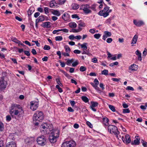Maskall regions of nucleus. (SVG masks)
Returning <instances> with one entry per match:
<instances>
[{
  "label": "nucleus",
  "instance_id": "1",
  "mask_svg": "<svg viewBox=\"0 0 147 147\" xmlns=\"http://www.w3.org/2000/svg\"><path fill=\"white\" fill-rule=\"evenodd\" d=\"M44 115L42 112L36 111L33 117L34 124L35 125H38L40 122L44 119Z\"/></svg>",
  "mask_w": 147,
  "mask_h": 147
},
{
  "label": "nucleus",
  "instance_id": "2",
  "mask_svg": "<svg viewBox=\"0 0 147 147\" xmlns=\"http://www.w3.org/2000/svg\"><path fill=\"white\" fill-rule=\"evenodd\" d=\"M40 131L45 134H49L53 129L52 125L46 123H43L40 126Z\"/></svg>",
  "mask_w": 147,
  "mask_h": 147
},
{
  "label": "nucleus",
  "instance_id": "3",
  "mask_svg": "<svg viewBox=\"0 0 147 147\" xmlns=\"http://www.w3.org/2000/svg\"><path fill=\"white\" fill-rule=\"evenodd\" d=\"M59 137V131L56 130H53L49 135V140L51 143H54L57 141V138Z\"/></svg>",
  "mask_w": 147,
  "mask_h": 147
},
{
  "label": "nucleus",
  "instance_id": "4",
  "mask_svg": "<svg viewBox=\"0 0 147 147\" xmlns=\"http://www.w3.org/2000/svg\"><path fill=\"white\" fill-rule=\"evenodd\" d=\"M109 132L111 134H114L118 138V135L119 132L118 131L117 128L114 125H110L108 127Z\"/></svg>",
  "mask_w": 147,
  "mask_h": 147
},
{
  "label": "nucleus",
  "instance_id": "5",
  "mask_svg": "<svg viewBox=\"0 0 147 147\" xmlns=\"http://www.w3.org/2000/svg\"><path fill=\"white\" fill-rule=\"evenodd\" d=\"M46 138L43 136H40L38 137L36 141L38 144L43 146L47 143Z\"/></svg>",
  "mask_w": 147,
  "mask_h": 147
},
{
  "label": "nucleus",
  "instance_id": "6",
  "mask_svg": "<svg viewBox=\"0 0 147 147\" xmlns=\"http://www.w3.org/2000/svg\"><path fill=\"white\" fill-rule=\"evenodd\" d=\"M76 145L75 142L73 140L66 141L62 144L61 147H75Z\"/></svg>",
  "mask_w": 147,
  "mask_h": 147
},
{
  "label": "nucleus",
  "instance_id": "7",
  "mask_svg": "<svg viewBox=\"0 0 147 147\" xmlns=\"http://www.w3.org/2000/svg\"><path fill=\"white\" fill-rule=\"evenodd\" d=\"M90 7L88 5H83L80 6V9L83 10L85 13L88 14L91 12V10L89 9Z\"/></svg>",
  "mask_w": 147,
  "mask_h": 147
},
{
  "label": "nucleus",
  "instance_id": "8",
  "mask_svg": "<svg viewBox=\"0 0 147 147\" xmlns=\"http://www.w3.org/2000/svg\"><path fill=\"white\" fill-rule=\"evenodd\" d=\"M21 108L20 106L16 104H12L11 106V109L9 111L10 114L11 115L12 117H13V116L12 114L14 113V110L17 109H20Z\"/></svg>",
  "mask_w": 147,
  "mask_h": 147
},
{
  "label": "nucleus",
  "instance_id": "9",
  "mask_svg": "<svg viewBox=\"0 0 147 147\" xmlns=\"http://www.w3.org/2000/svg\"><path fill=\"white\" fill-rule=\"evenodd\" d=\"M38 101H32L30 102V109L33 111L35 110L38 108Z\"/></svg>",
  "mask_w": 147,
  "mask_h": 147
},
{
  "label": "nucleus",
  "instance_id": "10",
  "mask_svg": "<svg viewBox=\"0 0 147 147\" xmlns=\"http://www.w3.org/2000/svg\"><path fill=\"white\" fill-rule=\"evenodd\" d=\"M122 139L123 142L127 144L131 142V139L129 135L127 134L125 135V138L122 137Z\"/></svg>",
  "mask_w": 147,
  "mask_h": 147
},
{
  "label": "nucleus",
  "instance_id": "11",
  "mask_svg": "<svg viewBox=\"0 0 147 147\" xmlns=\"http://www.w3.org/2000/svg\"><path fill=\"white\" fill-rule=\"evenodd\" d=\"M91 105L90 107L92 110L93 111L95 112L96 111V109L94 108V107L98 106V103L96 102L91 101Z\"/></svg>",
  "mask_w": 147,
  "mask_h": 147
},
{
  "label": "nucleus",
  "instance_id": "12",
  "mask_svg": "<svg viewBox=\"0 0 147 147\" xmlns=\"http://www.w3.org/2000/svg\"><path fill=\"white\" fill-rule=\"evenodd\" d=\"M112 11V9H109L107 12H104V13H101L102 11H99L98 13V14L100 16H103L105 18L108 16L109 15V13Z\"/></svg>",
  "mask_w": 147,
  "mask_h": 147
},
{
  "label": "nucleus",
  "instance_id": "13",
  "mask_svg": "<svg viewBox=\"0 0 147 147\" xmlns=\"http://www.w3.org/2000/svg\"><path fill=\"white\" fill-rule=\"evenodd\" d=\"M6 88V84L3 81V79L0 80V90H3Z\"/></svg>",
  "mask_w": 147,
  "mask_h": 147
},
{
  "label": "nucleus",
  "instance_id": "14",
  "mask_svg": "<svg viewBox=\"0 0 147 147\" xmlns=\"http://www.w3.org/2000/svg\"><path fill=\"white\" fill-rule=\"evenodd\" d=\"M69 15L67 13H64L62 16L63 19L65 21L68 20L69 19Z\"/></svg>",
  "mask_w": 147,
  "mask_h": 147
},
{
  "label": "nucleus",
  "instance_id": "15",
  "mask_svg": "<svg viewBox=\"0 0 147 147\" xmlns=\"http://www.w3.org/2000/svg\"><path fill=\"white\" fill-rule=\"evenodd\" d=\"M6 147H16V144L15 142H11L7 144Z\"/></svg>",
  "mask_w": 147,
  "mask_h": 147
},
{
  "label": "nucleus",
  "instance_id": "16",
  "mask_svg": "<svg viewBox=\"0 0 147 147\" xmlns=\"http://www.w3.org/2000/svg\"><path fill=\"white\" fill-rule=\"evenodd\" d=\"M103 123L105 127L109 125V119L106 117H103L102 119Z\"/></svg>",
  "mask_w": 147,
  "mask_h": 147
},
{
  "label": "nucleus",
  "instance_id": "17",
  "mask_svg": "<svg viewBox=\"0 0 147 147\" xmlns=\"http://www.w3.org/2000/svg\"><path fill=\"white\" fill-rule=\"evenodd\" d=\"M138 66L136 65V64H133L130 65L129 68V69L131 70V71H136L138 69Z\"/></svg>",
  "mask_w": 147,
  "mask_h": 147
},
{
  "label": "nucleus",
  "instance_id": "18",
  "mask_svg": "<svg viewBox=\"0 0 147 147\" xmlns=\"http://www.w3.org/2000/svg\"><path fill=\"white\" fill-rule=\"evenodd\" d=\"M138 36L137 35H135L133 37L132 40L131 44H135L136 43L138 40Z\"/></svg>",
  "mask_w": 147,
  "mask_h": 147
},
{
  "label": "nucleus",
  "instance_id": "19",
  "mask_svg": "<svg viewBox=\"0 0 147 147\" xmlns=\"http://www.w3.org/2000/svg\"><path fill=\"white\" fill-rule=\"evenodd\" d=\"M51 12L53 15H56L58 16H59L61 15L59 11L57 10L53 9Z\"/></svg>",
  "mask_w": 147,
  "mask_h": 147
},
{
  "label": "nucleus",
  "instance_id": "20",
  "mask_svg": "<svg viewBox=\"0 0 147 147\" xmlns=\"http://www.w3.org/2000/svg\"><path fill=\"white\" fill-rule=\"evenodd\" d=\"M51 24V23L50 22H46L43 23L42 26L43 27L50 28Z\"/></svg>",
  "mask_w": 147,
  "mask_h": 147
},
{
  "label": "nucleus",
  "instance_id": "21",
  "mask_svg": "<svg viewBox=\"0 0 147 147\" xmlns=\"http://www.w3.org/2000/svg\"><path fill=\"white\" fill-rule=\"evenodd\" d=\"M71 7L73 9L76 10L78 9L79 7V5L76 3H73L71 5Z\"/></svg>",
  "mask_w": 147,
  "mask_h": 147
},
{
  "label": "nucleus",
  "instance_id": "22",
  "mask_svg": "<svg viewBox=\"0 0 147 147\" xmlns=\"http://www.w3.org/2000/svg\"><path fill=\"white\" fill-rule=\"evenodd\" d=\"M69 26L71 28H74L77 26L76 24L74 22H71L69 24Z\"/></svg>",
  "mask_w": 147,
  "mask_h": 147
},
{
  "label": "nucleus",
  "instance_id": "23",
  "mask_svg": "<svg viewBox=\"0 0 147 147\" xmlns=\"http://www.w3.org/2000/svg\"><path fill=\"white\" fill-rule=\"evenodd\" d=\"M45 20V18L43 16H39L38 18L36 19V21H37V22H42L44 21Z\"/></svg>",
  "mask_w": 147,
  "mask_h": 147
},
{
  "label": "nucleus",
  "instance_id": "24",
  "mask_svg": "<svg viewBox=\"0 0 147 147\" xmlns=\"http://www.w3.org/2000/svg\"><path fill=\"white\" fill-rule=\"evenodd\" d=\"M140 143V140L137 139L134 140V142H131V144L132 145H139Z\"/></svg>",
  "mask_w": 147,
  "mask_h": 147
},
{
  "label": "nucleus",
  "instance_id": "25",
  "mask_svg": "<svg viewBox=\"0 0 147 147\" xmlns=\"http://www.w3.org/2000/svg\"><path fill=\"white\" fill-rule=\"evenodd\" d=\"M81 99L84 102H87L89 101L88 98L86 96H82L81 97Z\"/></svg>",
  "mask_w": 147,
  "mask_h": 147
},
{
  "label": "nucleus",
  "instance_id": "26",
  "mask_svg": "<svg viewBox=\"0 0 147 147\" xmlns=\"http://www.w3.org/2000/svg\"><path fill=\"white\" fill-rule=\"evenodd\" d=\"M56 4L55 1L54 0L51 1L50 3V7L52 8L55 6V4Z\"/></svg>",
  "mask_w": 147,
  "mask_h": 147
},
{
  "label": "nucleus",
  "instance_id": "27",
  "mask_svg": "<svg viewBox=\"0 0 147 147\" xmlns=\"http://www.w3.org/2000/svg\"><path fill=\"white\" fill-rule=\"evenodd\" d=\"M87 43H84L83 44L80 45L81 47L84 50H86L87 49V47L86 46Z\"/></svg>",
  "mask_w": 147,
  "mask_h": 147
},
{
  "label": "nucleus",
  "instance_id": "28",
  "mask_svg": "<svg viewBox=\"0 0 147 147\" xmlns=\"http://www.w3.org/2000/svg\"><path fill=\"white\" fill-rule=\"evenodd\" d=\"M109 9V7L108 6H106L104 8V9L100 11H102L101 13H104V12H107Z\"/></svg>",
  "mask_w": 147,
  "mask_h": 147
},
{
  "label": "nucleus",
  "instance_id": "29",
  "mask_svg": "<svg viewBox=\"0 0 147 147\" xmlns=\"http://www.w3.org/2000/svg\"><path fill=\"white\" fill-rule=\"evenodd\" d=\"M4 129V125L2 122L0 121V131H3Z\"/></svg>",
  "mask_w": 147,
  "mask_h": 147
},
{
  "label": "nucleus",
  "instance_id": "30",
  "mask_svg": "<svg viewBox=\"0 0 147 147\" xmlns=\"http://www.w3.org/2000/svg\"><path fill=\"white\" fill-rule=\"evenodd\" d=\"M64 48L65 49L66 52H68L69 53L71 50L70 47H69L68 46L65 45L64 46Z\"/></svg>",
  "mask_w": 147,
  "mask_h": 147
},
{
  "label": "nucleus",
  "instance_id": "31",
  "mask_svg": "<svg viewBox=\"0 0 147 147\" xmlns=\"http://www.w3.org/2000/svg\"><path fill=\"white\" fill-rule=\"evenodd\" d=\"M144 23L142 21H138V23L136 24V26L140 27L142 25H144Z\"/></svg>",
  "mask_w": 147,
  "mask_h": 147
},
{
  "label": "nucleus",
  "instance_id": "32",
  "mask_svg": "<svg viewBox=\"0 0 147 147\" xmlns=\"http://www.w3.org/2000/svg\"><path fill=\"white\" fill-rule=\"evenodd\" d=\"M108 71L106 69H104L101 71V74L104 75L105 76L108 75Z\"/></svg>",
  "mask_w": 147,
  "mask_h": 147
},
{
  "label": "nucleus",
  "instance_id": "33",
  "mask_svg": "<svg viewBox=\"0 0 147 147\" xmlns=\"http://www.w3.org/2000/svg\"><path fill=\"white\" fill-rule=\"evenodd\" d=\"M104 34L107 36V37H110L111 35V32L108 31H105L104 32Z\"/></svg>",
  "mask_w": 147,
  "mask_h": 147
},
{
  "label": "nucleus",
  "instance_id": "34",
  "mask_svg": "<svg viewBox=\"0 0 147 147\" xmlns=\"http://www.w3.org/2000/svg\"><path fill=\"white\" fill-rule=\"evenodd\" d=\"M62 39L63 38L61 36H57L55 37V40L56 41H61Z\"/></svg>",
  "mask_w": 147,
  "mask_h": 147
},
{
  "label": "nucleus",
  "instance_id": "35",
  "mask_svg": "<svg viewBox=\"0 0 147 147\" xmlns=\"http://www.w3.org/2000/svg\"><path fill=\"white\" fill-rule=\"evenodd\" d=\"M109 108L113 112L115 111V110L114 106L112 105H109Z\"/></svg>",
  "mask_w": 147,
  "mask_h": 147
},
{
  "label": "nucleus",
  "instance_id": "36",
  "mask_svg": "<svg viewBox=\"0 0 147 147\" xmlns=\"http://www.w3.org/2000/svg\"><path fill=\"white\" fill-rule=\"evenodd\" d=\"M51 49L50 46L49 45H45L44 46L43 49L45 50H49Z\"/></svg>",
  "mask_w": 147,
  "mask_h": 147
},
{
  "label": "nucleus",
  "instance_id": "37",
  "mask_svg": "<svg viewBox=\"0 0 147 147\" xmlns=\"http://www.w3.org/2000/svg\"><path fill=\"white\" fill-rule=\"evenodd\" d=\"M50 9L48 7H45L44 9V11H45V13L47 14L49 13V10Z\"/></svg>",
  "mask_w": 147,
  "mask_h": 147
},
{
  "label": "nucleus",
  "instance_id": "38",
  "mask_svg": "<svg viewBox=\"0 0 147 147\" xmlns=\"http://www.w3.org/2000/svg\"><path fill=\"white\" fill-rule=\"evenodd\" d=\"M94 36L95 38L97 39H98L101 36V34L99 33L96 34H95Z\"/></svg>",
  "mask_w": 147,
  "mask_h": 147
},
{
  "label": "nucleus",
  "instance_id": "39",
  "mask_svg": "<svg viewBox=\"0 0 147 147\" xmlns=\"http://www.w3.org/2000/svg\"><path fill=\"white\" fill-rule=\"evenodd\" d=\"M86 67L83 66H82L80 67V70L81 71L83 72L85 71L86 70Z\"/></svg>",
  "mask_w": 147,
  "mask_h": 147
},
{
  "label": "nucleus",
  "instance_id": "40",
  "mask_svg": "<svg viewBox=\"0 0 147 147\" xmlns=\"http://www.w3.org/2000/svg\"><path fill=\"white\" fill-rule=\"evenodd\" d=\"M12 41L13 42L18 44L20 42V41L17 40V38H12Z\"/></svg>",
  "mask_w": 147,
  "mask_h": 147
},
{
  "label": "nucleus",
  "instance_id": "41",
  "mask_svg": "<svg viewBox=\"0 0 147 147\" xmlns=\"http://www.w3.org/2000/svg\"><path fill=\"white\" fill-rule=\"evenodd\" d=\"M59 4L60 5L63 4L65 2L66 0H58Z\"/></svg>",
  "mask_w": 147,
  "mask_h": 147
},
{
  "label": "nucleus",
  "instance_id": "42",
  "mask_svg": "<svg viewBox=\"0 0 147 147\" xmlns=\"http://www.w3.org/2000/svg\"><path fill=\"white\" fill-rule=\"evenodd\" d=\"M0 138V147H3L4 146V143L3 140Z\"/></svg>",
  "mask_w": 147,
  "mask_h": 147
},
{
  "label": "nucleus",
  "instance_id": "43",
  "mask_svg": "<svg viewBox=\"0 0 147 147\" xmlns=\"http://www.w3.org/2000/svg\"><path fill=\"white\" fill-rule=\"evenodd\" d=\"M74 61V60L73 59H71L70 60H68L66 62V64L67 65H69V64L72 63Z\"/></svg>",
  "mask_w": 147,
  "mask_h": 147
},
{
  "label": "nucleus",
  "instance_id": "44",
  "mask_svg": "<svg viewBox=\"0 0 147 147\" xmlns=\"http://www.w3.org/2000/svg\"><path fill=\"white\" fill-rule=\"evenodd\" d=\"M113 19V17H110L106 20L107 22L109 24H110V22Z\"/></svg>",
  "mask_w": 147,
  "mask_h": 147
},
{
  "label": "nucleus",
  "instance_id": "45",
  "mask_svg": "<svg viewBox=\"0 0 147 147\" xmlns=\"http://www.w3.org/2000/svg\"><path fill=\"white\" fill-rule=\"evenodd\" d=\"M130 112L129 110L128 109H123V113H129Z\"/></svg>",
  "mask_w": 147,
  "mask_h": 147
},
{
  "label": "nucleus",
  "instance_id": "46",
  "mask_svg": "<svg viewBox=\"0 0 147 147\" xmlns=\"http://www.w3.org/2000/svg\"><path fill=\"white\" fill-rule=\"evenodd\" d=\"M69 53L68 52H62V54L64 56H69Z\"/></svg>",
  "mask_w": 147,
  "mask_h": 147
},
{
  "label": "nucleus",
  "instance_id": "47",
  "mask_svg": "<svg viewBox=\"0 0 147 147\" xmlns=\"http://www.w3.org/2000/svg\"><path fill=\"white\" fill-rule=\"evenodd\" d=\"M71 17L73 18H78V19H80V18L76 14H74L71 16Z\"/></svg>",
  "mask_w": 147,
  "mask_h": 147
},
{
  "label": "nucleus",
  "instance_id": "48",
  "mask_svg": "<svg viewBox=\"0 0 147 147\" xmlns=\"http://www.w3.org/2000/svg\"><path fill=\"white\" fill-rule=\"evenodd\" d=\"M11 117L9 115H7L6 116V120L7 121H9L11 120Z\"/></svg>",
  "mask_w": 147,
  "mask_h": 147
},
{
  "label": "nucleus",
  "instance_id": "49",
  "mask_svg": "<svg viewBox=\"0 0 147 147\" xmlns=\"http://www.w3.org/2000/svg\"><path fill=\"white\" fill-rule=\"evenodd\" d=\"M112 41V39L110 38H108L106 40L107 42L108 43H111Z\"/></svg>",
  "mask_w": 147,
  "mask_h": 147
},
{
  "label": "nucleus",
  "instance_id": "50",
  "mask_svg": "<svg viewBox=\"0 0 147 147\" xmlns=\"http://www.w3.org/2000/svg\"><path fill=\"white\" fill-rule=\"evenodd\" d=\"M126 90H131L132 91H134V88L131 86H128L127 87V88H126Z\"/></svg>",
  "mask_w": 147,
  "mask_h": 147
},
{
  "label": "nucleus",
  "instance_id": "51",
  "mask_svg": "<svg viewBox=\"0 0 147 147\" xmlns=\"http://www.w3.org/2000/svg\"><path fill=\"white\" fill-rule=\"evenodd\" d=\"M135 53L137 55H138V56L141 55V53L138 50H137V51H136Z\"/></svg>",
  "mask_w": 147,
  "mask_h": 147
},
{
  "label": "nucleus",
  "instance_id": "52",
  "mask_svg": "<svg viewBox=\"0 0 147 147\" xmlns=\"http://www.w3.org/2000/svg\"><path fill=\"white\" fill-rule=\"evenodd\" d=\"M78 26H79L81 27H84L85 26V24L84 23L82 22L78 24Z\"/></svg>",
  "mask_w": 147,
  "mask_h": 147
},
{
  "label": "nucleus",
  "instance_id": "53",
  "mask_svg": "<svg viewBox=\"0 0 147 147\" xmlns=\"http://www.w3.org/2000/svg\"><path fill=\"white\" fill-rule=\"evenodd\" d=\"M24 53L27 56H30V53L29 51H24Z\"/></svg>",
  "mask_w": 147,
  "mask_h": 147
},
{
  "label": "nucleus",
  "instance_id": "54",
  "mask_svg": "<svg viewBox=\"0 0 147 147\" xmlns=\"http://www.w3.org/2000/svg\"><path fill=\"white\" fill-rule=\"evenodd\" d=\"M23 42L25 44L28 45L29 46H31V45L30 43L27 40H26L24 41H23Z\"/></svg>",
  "mask_w": 147,
  "mask_h": 147
},
{
  "label": "nucleus",
  "instance_id": "55",
  "mask_svg": "<svg viewBox=\"0 0 147 147\" xmlns=\"http://www.w3.org/2000/svg\"><path fill=\"white\" fill-rule=\"evenodd\" d=\"M94 82L96 84V85L98 86V85L99 81L96 78L95 79H94Z\"/></svg>",
  "mask_w": 147,
  "mask_h": 147
},
{
  "label": "nucleus",
  "instance_id": "56",
  "mask_svg": "<svg viewBox=\"0 0 147 147\" xmlns=\"http://www.w3.org/2000/svg\"><path fill=\"white\" fill-rule=\"evenodd\" d=\"M33 11H32V10L29 9L28 11V16H30L32 13Z\"/></svg>",
  "mask_w": 147,
  "mask_h": 147
},
{
  "label": "nucleus",
  "instance_id": "57",
  "mask_svg": "<svg viewBox=\"0 0 147 147\" xmlns=\"http://www.w3.org/2000/svg\"><path fill=\"white\" fill-rule=\"evenodd\" d=\"M67 110L69 111L70 112H74V110L71 107H68Z\"/></svg>",
  "mask_w": 147,
  "mask_h": 147
},
{
  "label": "nucleus",
  "instance_id": "58",
  "mask_svg": "<svg viewBox=\"0 0 147 147\" xmlns=\"http://www.w3.org/2000/svg\"><path fill=\"white\" fill-rule=\"evenodd\" d=\"M74 52L75 54H80L81 53V51L78 50H75L74 51Z\"/></svg>",
  "mask_w": 147,
  "mask_h": 147
},
{
  "label": "nucleus",
  "instance_id": "59",
  "mask_svg": "<svg viewBox=\"0 0 147 147\" xmlns=\"http://www.w3.org/2000/svg\"><path fill=\"white\" fill-rule=\"evenodd\" d=\"M69 38L71 40H73L75 38V36L73 35H71L69 36Z\"/></svg>",
  "mask_w": 147,
  "mask_h": 147
},
{
  "label": "nucleus",
  "instance_id": "60",
  "mask_svg": "<svg viewBox=\"0 0 147 147\" xmlns=\"http://www.w3.org/2000/svg\"><path fill=\"white\" fill-rule=\"evenodd\" d=\"M70 32H79L78 29H73L71 30V31H70Z\"/></svg>",
  "mask_w": 147,
  "mask_h": 147
},
{
  "label": "nucleus",
  "instance_id": "61",
  "mask_svg": "<svg viewBox=\"0 0 147 147\" xmlns=\"http://www.w3.org/2000/svg\"><path fill=\"white\" fill-rule=\"evenodd\" d=\"M40 13L39 12H37L35 13L34 16L35 18H37L38 16H39Z\"/></svg>",
  "mask_w": 147,
  "mask_h": 147
},
{
  "label": "nucleus",
  "instance_id": "62",
  "mask_svg": "<svg viewBox=\"0 0 147 147\" xmlns=\"http://www.w3.org/2000/svg\"><path fill=\"white\" fill-rule=\"evenodd\" d=\"M86 123L87 125L89 126L90 128H92V124L91 123L88 121L86 122Z\"/></svg>",
  "mask_w": 147,
  "mask_h": 147
},
{
  "label": "nucleus",
  "instance_id": "63",
  "mask_svg": "<svg viewBox=\"0 0 147 147\" xmlns=\"http://www.w3.org/2000/svg\"><path fill=\"white\" fill-rule=\"evenodd\" d=\"M19 113V111L17 109H16L15 110L14 112V114L15 115H17Z\"/></svg>",
  "mask_w": 147,
  "mask_h": 147
},
{
  "label": "nucleus",
  "instance_id": "64",
  "mask_svg": "<svg viewBox=\"0 0 147 147\" xmlns=\"http://www.w3.org/2000/svg\"><path fill=\"white\" fill-rule=\"evenodd\" d=\"M78 64V63L77 61H75V62L73 63L72 64V66L73 67H75Z\"/></svg>",
  "mask_w": 147,
  "mask_h": 147
}]
</instances>
